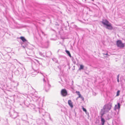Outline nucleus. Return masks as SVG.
Listing matches in <instances>:
<instances>
[{"mask_svg":"<svg viewBox=\"0 0 125 125\" xmlns=\"http://www.w3.org/2000/svg\"><path fill=\"white\" fill-rule=\"evenodd\" d=\"M116 45L118 47L120 48H123L125 46V44L121 40H118L116 41Z\"/></svg>","mask_w":125,"mask_h":125,"instance_id":"f257e3e1","label":"nucleus"},{"mask_svg":"<svg viewBox=\"0 0 125 125\" xmlns=\"http://www.w3.org/2000/svg\"><path fill=\"white\" fill-rule=\"evenodd\" d=\"M103 24L107 28H108L109 27V22L106 20H103L102 21Z\"/></svg>","mask_w":125,"mask_h":125,"instance_id":"f03ea898","label":"nucleus"},{"mask_svg":"<svg viewBox=\"0 0 125 125\" xmlns=\"http://www.w3.org/2000/svg\"><path fill=\"white\" fill-rule=\"evenodd\" d=\"M102 57L103 58L108 57L109 55L108 54L107 52L106 51H103L102 53Z\"/></svg>","mask_w":125,"mask_h":125,"instance_id":"7ed1b4c3","label":"nucleus"},{"mask_svg":"<svg viewBox=\"0 0 125 125\" xmlns=\"http://www.w3.org/2000/svg\"><path fill=\"white\" fill-rule=\"evenodd\" d=\"M61 94L63 96H66L67 94V92L66 90L65 89H62L61 91Z\"/></svg>","mask_w":125,"mask_h":125,"instance_id":"20e7f679","label":"nucleus"},{"mask_svg":"<svg viewBox=\"0 0 125 125\" xmlns=\"http://www.w3.org/2000/svg\"><path fill=\"white\" fill-rule=\"evenodd\" d=\"M76 94H77V95L78 96V97L77 98H80L83 101H84V98L83 97V96L81 95L80 92L79 91H76Z\"/></svg>","mask_w":125,"mask_h":125,"instance_id":"39448f33","label":"nucleus"},{"mask_svg":"<svg viewBox=\"0 0 125 125\" xmlns=\"http://www.w3.org/2000/svg\"><path fill=\"white\" fill-rule=\"evenodd\" d=\"M68 103L69 105L71 108H73V103L71 100H69L68 101Z\"/></svg>","mask_w":125,"mask_h":125,"instance_id":"423d86ee","label":"nucleus"},{"mask_svg":"<svg viewBox=\"0 0 125 125\" xmlns=\"http://www.w3.org/2000/svg\"><path fill=\"white\" fill-rule=\"evenodd\" d=\"M120 108V104L119 103H117V105H115V110L117 109H119Z\"/></svg>","mask_w":125,"mask_h":125,"instance_id":"0eeeda50","label":"nucleus"},{"mask_svg":"<svg viewBox=\"0 0 125 125\" xmlns=\"http://www.w3.org/2000/svg\"><path fill=\"white\" fill-rule=\"evenodd\" d=\"M20 39L23 42H25L26 41V40L24 37L21 36L20 37Z\"/></svg>","mask_w":125,"mask_h":125,"instance_id":"6e6552de","label":"nucleus"},{"mask_svg":"<svg viewBox=\"0 0 125 125\" xmlns=\"http://www.w3.org/2000/svg\"><path fill=\"white\" fill-rule=\"evenodd\" d=\"M101 122H102V125H104V122H105V121L104 119L102 117L101 118Z\"/></svg>","mask_w":125,"mask_h":125,"instance_id":"1a4fd4ad","label":"nucleus"},{"mask_svg":"<svg viewBox=\"0 0 125 125\" xmlns=\"http://www.w3.org/2000/svg\"><path fill=\"white\" fill-rule=\"evenodd\" d=\"M84 67V66L83 65H80V68H79V69L80 70L81 69H83Z\"/></svg>","mask_w":125,"mask_h":125,"instance_id":"9d476101","label":"nucleus"},{"mask_svg":"<svg viewBox=\"0 0 125 125\" xmlns=\"http://www.w3.org/2000/svg\"><path fill=\"white\" fill-rule=\"evenodd\" d=\"M66 52L68 54V55L70 57H71V54L67 50H66Z\"/></svg>","mask_w":125,"mask_h":125,"instance_id":"9b49d317","label":"nucleus"},{"mask_svg":"<svg viewBox=\"0 0 125 125\" xmlns=\"http://www.w3.org/2000/svg\"><path fill=\"white\" fill-rule=\"evenodd\" d=\"M120 90H118L117 91V93H116V96H119L120 94Z\"/></svg>","mask_w":125,"mask_h":125,"instance_id":"f8f14e48","label":"nucleus"},{"mask_svg":"<svg viewBox=\"0 0 125 125\" xmlns=\"http://www.w3.org/2000/svg\"><path fill=\"white\" fill-rule=\"evenodd\" d=\"M82 109L83 111H84L86 113V112H87L86 110V109H85L83 107H82Z\"/></svg>","mask_w":125,"mask_h":125,"instance_id":"ddd939ff","label":"nucleus"},{"mask_svg":"<svg viewBox=\"0 0 125 125\" xmlns=\"http://www.w3.org/2000/svg\"><path fill=\"white\" fill-rule=\"evenodd\" d=\"M119 75H117V81L118 82H119Z\"/></svg>","mask_w":125,"mask_h":125,"instance_id":"4468645a","label":"nucleus"},{"mask_svg":"<svg viewBox=\"0 0 125 125\" xmlns=\"http://www.w3.org/2000/svg\"><path fill=\"white\" fill-rule=\"evenodd\" d=\"M113 27L110 25V29H112Z\"/></svg>","mask_w":125,"mask_h":125,"instance_id":"2eb2a0df","label":"nucleus"}]
</instances>
